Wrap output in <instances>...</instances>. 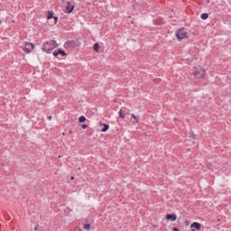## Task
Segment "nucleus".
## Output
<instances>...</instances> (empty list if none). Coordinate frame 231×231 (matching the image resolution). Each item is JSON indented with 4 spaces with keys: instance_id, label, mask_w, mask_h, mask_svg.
I'll list each match as a JSON object with an SVG mask.
<instances>
[{
    "instance_id": "obj_1",
    "label": "nucleus",
    "mask_w": 231,
    "mask_h": 231,
    "mask_svg": "<svg viewBox=\"0 0 231 231\" xmlns=\"http://www.w3.org/2000/svg\"><path fill=\"white\" fill-rule=\"evenodd\" d=\"M59 44H57V42L55 41H51V42H46L42 45V51H46L47 53H50V51H52V50H55Z\"/></svg>"
},
{
    "instance_id": "obj_2",
    "label": "nucleus",
    "mask_w": 231,
    "mask_h": 231,
    "mask_svg": "<svg viewBox=\"0 0 231 231\" xmlns=\"http://www.w3.org/2000/svg\"><path fill=\"white\" fill-rule=\"evenodd\" d=\"M193 75L199 80H203V79H205V69H201V67L196 68Z\"/></svg>"
},
{
    "instance_id": "obj_3",
    "label": "nucleus",
    "mask_w": 231,
    "mask_h": 231,
    "mask_svg": "<svg viewBox=\"0 0 231 231\" xmlns=\"http://www.w3.org/2000/svg\"><path fill=\"white\" fill-rule=\"evenodd\" d=\"M175 35L179 41H183V39H187V36L189 35V33L185 32V30L183 29H179L176 32Z\"/></svg>"
},
{
    "instance_id": "obj_4",
    "label": "nucleus",
    "mask_w": 231,
    "mask_h": 231,
    "mask_svg": "<svg viewBox=\"0 0 231 231\" xmlns=\"http://www.w3.org/2000/svg\"><path fill=\"white\" fill-rule=\"evenodd\" d=\"M67 6L65 8V14H71L73 10L75 9V5H71L70 2H67Z\"/></svg>"
},
{
    "instance_id": "obj_5",
    "label": "nucleus",
    "mask_w": 231,
    "mask_h": 231,
    "mask_svg": "<svg viewBox=\"0 0 231 231\" xmlns=\"http://www.w3.org/2000/svg\"><path fill=\"white\" fill-rule=\"evenodd\" d=\"M76 45H77V42H75V41H69V42H65L64 48H66V49L75 48Z\"/></svg>"
},
{
    "instance_id": "obj_6",
    "label": "nucleus",
    "mask_w": 231,
    "mask_h": 231,
    "mask_svg": "<svg viewBox=\"0 0 231 231\" xmlns=\"http://www.w3.org/2000/svg\"><path fill=\"white\" fill-rule=\"evenodd\" d=\"M166 219L167 221H176V219H178V217L176 216V214H167Z\"/></svg>"
},
{
    "instance_id": "obj_7",
    "label": "nucleus",
    "mask_w": 231,
    "mask_h": 231,
    "mask_svg": "<svg viewBox=\"0 0 231 231\" xmlns=\"http://www.w3.org/2000/svg\"><path fill=\"white\" fill-rule=\"evenodd\" d=\"M190 228H195L196 230H201V224H199L198 222H193L190 225Z\"/></svg>"
},
{
    "instance_id": "obj_8",
    "label": "nucleus",
    "mask_w": 231,
    "mask_h": 231,
    "mask_svg": "<svg viewBox=\"0 0 231 231\" xmlns=\"http://www.w3.org/2000/svg\"><path fill=\"white\" fill-rule=\"evenodd\" d=\"M104 127L102 128V133H106L109 129V125L106 124H101Z\"/></svg>"
},
{
    "instance_id": "obj_9",
    "label": "nucleus",
    "mask_w": 231,
    "mask_h": 231,
    "mask_svg": "<svg viewBox=\"0 0 231 231\" xmlns=\"http://www.w3.org/2000/svg\"><path fill=\"white\" fill-rule=\"evenodd\" d=\"M83 228L84 230H88V231L91 230V224H84Z\"/></svg>"
},
{
    "instance_id": "obj_10",
    "label": "nucleus",
    "mask_w": 231,
    "mask_h": 231,
    "mask_svg": "<svg viewBox=\"0 0 231 231\" xmlns=\"http://www.w3.org/2000/svg\"><path fill=\"white\" fill-rule=\"evenodd\" d=\"M200 17L203 19V21H205L206 19H208V14L203 13L200 14Z\"/></svg>"
},
{
    "instance_id": "obj_11",
    "label": "nucleus",
    "mask_w": 231,
    "mask_h": 231,
    "mask_svg": "<svg viewBox=\"0 0 231 231\" xmlns=\"http://www.w3.org/2000/svg\"><path fill=\"white\" fill-rule=\"evenodd\" d=\"M100 48V45L98 43H95L93 46V50L96 52H98V49Z\"/></svg>"
},
{
    "instance_id": "obj_12",
    "label": "nucleus",
    "mask_w": 231,
    "mask_h": 231,
    "mask_svg": "<svg viewBox=\"0 0 231 231\" xmlns=\"http://www.w3.org/2000/svg\"><path fill=\"white\" fill-rule=\"evenodd\" d=\"M79 122L80 124H84V122H86V116H81L79 118Z\"/></svg>"
},
{
    "instance_id": "obj_13",
    "label": "nucleus",
    "mask_w": 231,
    "mask_h": 231,
    "mask_svg": "<svg viewBox=\"0 0 231 231\" xmlns=\"http://www.w3.org/2000/svg\"><path fill=\"white\" fill-rule=\"evenodd\" d=\"M132 118H134V122L133 124H138V117L136 116H134V114H132Z\"/></svg>"
},
{
    "instance_id": "obj_14",
    "label": "nucleus",
    "mask_w": 231,
    "mask_h": 231,
    "mask_svg": "<svg viewBox=\"0 0 231 231\" xmlns=\"http://www.w3.org/2000/svg\"><path fill=\"white\" fill-rule=\"evenodd\" d=\"M47 19H53V12H51V11L48 12Z\"/></svg>"
},
{
    "instance_id": "obj_15",
    "label": "nucleus",
    "mask_w": 231,
    "mask_h": 231,
    "mask_svg": "<svg viewBox=\"0 0 231 231\" xmlns=\"http://www.w3.org/2000/svg\"><path fill=\"white\" fill-rule=\"evenodd\" d=\"M25 46H31L32 50L35 49V45L33 43H30V42H24Z\"/></svg>"
},
{
    "instance_id": "obj_16",
    "label": "nucleus",
    "mask_w": 231,
    "mask_h": 231,
    "mask_svg": "<svg viewBox=\"0 0 231 231\" xmlns=\"http://www.w3.org/2000/svg\"><path fill=\"white\" fill-rule=\"evenodd\" d=\"M59 55H62V57H66V51L59 49Z\"/></svg>"
},
{
    "instance_id": "obj_17",
    "label": "nucleus",
    "mask_w": 231,
    "mask_h": 231,
    "mask_svg": "<svg viewBox=\"0 0 231 231\" xmlns=\"http://www.w3.org/2000/svg\"><path fill=\"white\" fill-rule=\"evenodd\" d=\"M119 117L125 118V115H124V111H122V109L119 111Z\"/></svg>"
},
{
    "instance_id": "obj_18",
    "label": "nucleus",
    "mask_w": 231,
    "mask_h": 231,
    "mask_svg": "<svg viewBox=\"0 0 231 231\" xmlns=\"http://www.w3.org/2000/svg\"><path fill=\"white\" fill-rule=\"evenodd\" d=\"M23 51H24L25 53H31V52H32V51H30V49H28L26 46L23 47Z\"/></svg>"
},
{
    "instance_id": "obj_19",
    "label": "nucleus",
    "mask_w": 231,
    "mask_h": 231,
    "mask_svg": "<svg viewBox=\"0 0 231 231\" xmlns=\"http://www.w3.org/2000/svg\"><path fill=\"white\" fill-rule=\"evenodd\" d=\"M137 6H140V5L137 2H133V7L136 8Z\"/></svg>"
},
{
    "instance_id": "obj_20",
    "label": "nucleus",
    "mask_w": 231,
    "mask_h": 231,
    "mask_svg": "<svg viewBox=\"0 0 231 231\" xmlns=\"http://www.w3.org/2000/svg\"><path fill=\"white\" fill-rule=\"evenodd\" d=\"M53 56H54V57H59V50H58V51H55L53 52Z\"/></svg>"
},
{
    "instance_id": "obj_21",
    "label": "nucleus",
    "mask_w": 231,
    "mask_h": 231,
    "mask_svg": "<svg viewBox=\"0 0 231 231\" xmlns=\"http://www.w3.org/2000/svg\"><path fill=\"white\" fill-rule=\"evenodd\" d=\"M190 138H192V140H196V134H190Z\"/></svg>"
},
{
    "instance_id": "obj_22",
    "label": "nucleus",
    "mask_w": 231,
    "mask_h": 231,
    "mask_svg": "<svg viewBox=\"0 0 231 231\" xmlns=\"http://www.w3.org/2000/svg\"><path fill=\"white\" fill-rule=\"evenodd\" d=\"M55 24H57V21H59V18L57 16L53 17Z\"/></svg>"
},
{
    "instance_id": "obj_23",
    "label": "nucleus",
    "mask_w": 231,
    "mask_h": 231,
    "mask_svg": "<svg viewBox=\"0 0 231 231\" xmlns=\"http://www.w3.org/2000/svg\"><path fill=\"white\" fill-rule=\"evenodd\" d=\"M82 129H88V125H82Z\"/></svg>"
},
{
    "instance_id": "obj_24",
    "label": "nucleus",
    "mask_w": 231,
    "mask_h": 231,
    "mask_svg": "<svg viewBox=\"0 0 231 231\" xmlns=\"http://www.w3.org/2000/svg\"><path fill=\"white\" fill-rule=\"evenodd\" d=\"M172 230H173V231H180V229H178V227H173Z\"/></svg>"
},
{
    "instance_id": "obj_25",
    "label": "nucleus",
    "mask_w": 231,
    "mask_h": 231,
    "mask_svg": "<svg viewBox=\"0 0 231 231\" xmlns=\"http://www.w3.org/2000/svg\"><path fill=\"white\" fill-rule=\"evenodd\" d=\"M75 231H82V229L80 227H78L75 229Z\"/></svg>"
},
{
    "instance_id": "obj_26",
    "label": "nucleus",
    "mask_w": 231,
    "mask_h": 231,
    "mask_svg": "<svg viewBox=\"0 0 231 231\" xmlns=\"http://www.w3.org/2000/svg\"><path fill=\"white\" fill-rule=\"evenodd\" d=\"M47 119L51 120V116H47Z\"/></svg>"
},
{
    "instance_id": "obj_27",
    "label": "nucleus",
    "mask_w": 231,
    "mask_h": 231,
    "mask_svg": "<svg viewBox=\"0 0 231 231\" xmlns=\"http://www.w3.org/2000/svg\"><path fill=\"white\" fill-rule=\"evenodd\" d=\"M38 229H39V227H38V226H35V227H34V230H38Z\"/></svg>"
},
{
    "instance_id": "obj_28",
    "label": "nucleus",
    "mask_w": 231,
    "mask_h": 231,
    "mask_svg": "<svg viewBox=\"0 0 231 231\" xmlns=\"http://www.w3.org/2000/svg\"><path fill=\"white\" fill-rule=\"evenodd\" d=\"M70 180H75V177H73V176H72V177H70Z\"/></svg>"
},
{
    "instance_id": "obj_29",
    "label": "nucleus",
    "mask_w": 231,
    "mask_h": 231,
    "mask_svg": "<svg viewBox=\"0 0 231 231\" xmlns=\"http://www.w3.org/2000/svg\"><path fill=\"white\" fill-rule=\"evenodd\" d=\"M64 134H66L65 133H62V135L64 136Z\"/></svg>"
},
{
    "instance_id": "obj_30",
    "label": "nucleus",
    "mask_w": 231,
    "mask_h": 231,
    "mask_svg": "<svg viewBox=\"0 0 231 231\" xmlns=\"http://www.w3.org/2000/svg\"><path fill=\"white\" fill-rule=\"evenodd\" d=\"M69 134H71V131L69 132Z\"/></svg>"
},
{
    "instance_id": "obj_31",
    "label": "nucleus",
    "mask_w": 231,
    "mask_h": 231,
    "mask_svg": "<svg viewBox=\"0 0 231 231\" xmlns=\"http://www.w3.org/2000/svg\"><path fill=\"white\" fill-rule=\"evenodd\" d=\"M1 23H2V22H1V20H0V24H1Z\"/></svg>"
},
{
    "instance_id": "obj_32",
    "label": "nucleus",
    "mask_w": 231,
    "mask_h": 231,
    "mask_svg": "<svg viewBox=\"0 0 231 231\" xmlns=\"http://www.w3.org/2000/svg\"><path fill=\"white\" fill-rule=\"evenodd\" d=\"M59 158H60V155H59Z\"/></svg>"
},
{
    "instance_id": "obj_33",
    "label": "nucleus",
    "mask_w": 231,
    "mask_h": 231,
    "mask_svg": "<svg viewBox=\"0 0 231 231\" xmlns=\"http://www.w3.org/2000/svg\"><path fill=\"white\" fill-rule=\"evenodd\" d=\"M192 231H195L194 229H192Z\"/></svg>"
}]
</instances>
